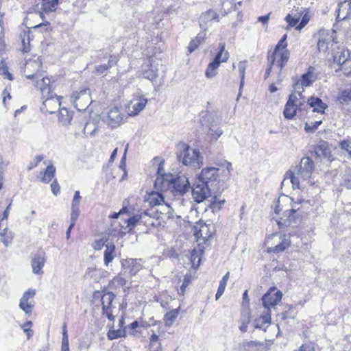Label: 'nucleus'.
<instances>
[{
    "label": "nucleus",
    "mask_w": 351,
    "mask_h": 351,
    "mask_svg": "<svg viewBox=\"0 0 351 351\" xmlns=\"http://www.w3.org/2000/svg\"><path fill=\"white\" fill-rule=\"evenodd\" d=\"M317 40V52L328 56L326 65L335 73L351 77V50L340 46L333 29H321L313 35Z\"/></svg>",
    "instance_id": "obj_1"
},
{
    "label": "nucleus",
    "mask_w": 351,
    "mask_h": 351,
    "mask_svg": "<svg viewBox=\"0 0 351 351\" xmlns=\"http://www.w3.org/2000/svg\"><path fill=\"white\" fill-rule=\"evenodd\" d=\"M291 57V52L288 49L287 34H284L277 44L269 49L267 53V68L264 78L270 75L274 68H276L279 73L287 66Z\"/></svg>",
    "instance_id": "obj_2"
},
{
    "label": "nucleus",
    "mask_w": 351,
    "mask_h": 351,
    "mask_svg": "<svg viewBox=\"0 0 351 351\" xmlns=\"http://www.w3.org/2000/svg\"><path fill=\"white\" fill-rule=\"evenodd\" d=\"M298 204L287 195H283L278 197L275 204L274 212L278 215L282 213V217L277 221L280 228H285L296 223V213L300 209Z\"/></svg>",
    "instance_id": "obj_3"
},
{
    "label": "nucleus",
    "mask_w": 351,
    "mask_h": 351,
    "mask_svg": "<svg viewBox=\"0 0 351 351\" xmlns=\"http://www.w3.org/2000/svg\"><path fill=\"white\" fill-rule=\"evenodd\" d=\"M204 177H199V204L204 202V211L207 210V206L212 209L216 208H220L221 205L225 203V199L218 200L217 197L219 194L216 192H212L208 184L209 182L204 181Z\"/></svg>",
    "instance_id": "obj_4"
},
{
    "label": "nucleus",
    "mask_w": 351,
    "mask_h": 351,
    "mask_svg": "<svg viewBox=\"0 0 351 351\" xmlns=\"http://www.w3.org/2000/svg\"><path fill=\"white\" fill-rule=\"evenodd\" d=\"M288 27H295L300 31L309 22L310 16L306 8L300 6H294L285 19Z\"/></svg>",
    "instance_id": "obj_5"
},
{
    "label": "nucleus",
    "mask_w": 351,
    "mask_h": 351,
    "mask_svg": "<svg viewBox=\"0 0 351 351\" xmlns=\"http://www.w3.org/2000/svg\"><path fill=\"white\" fill-rule=\"evenodd\" d=\"M230 58V53L226 49V44L220 43L218 47V51L213 60L208 64L205 71V75L207 78H212L217 74V70L221 63L228 62Z\"/></svg>",
    "instance_id": "obj_6"
},
{
    "label": "nucleus",
    "mask_w": 351,
    "mask_h": 351,
    "mask_svg": "<svg viewBox=\"0 0 351 351\" xmlns=\"http://www.w3.org/2000/svg\"><path fill=\"white\" fill-rule=\"evenodd\" d=\"M268 245L267 251L270 253H280L285 251L291 244L289 234H281L278 232L272 234L266 240Z\"/></svg>",
    "instance_id": "obj_7"
},
{
    "label": "nucleus",
    "mask_w": 351,
    "mask_h": 351,
    "mask_svg": "<svg viewBox=\"0 0 351 351\" xmlns=\"http://www.w3.org/2000/svg\"><path fill=\"white\" fill-rule=\"evenodd\" d=\"M177 158L184 165L195 163L197 158V152L191 149L186 143L180 142L177 145Z\"/></svg>",
    "instance_id": "obj_8"
},
{
    "label": "nucleus",
    "mask_w": 351,
    "mask_h": 351,
    "mask_svg": "<svg viewBox=\"0 0 351 351\" xmlns=\"http://www.w3.org/2000/svg\"><path fill=\"white\" fill-rule=\"evenodd\" d=\"M42 67V62L39 57L36 59H29L25 62L23 73L27 79L35 80L42 77L40 72Z\"/></svg>",
    "instance_id": "obj_9"
},
{
    "label": "nucleus",
    "mask_w": 351,
    "mask_h": 351,
    "mask_svg": "<svg viewBox=\"0 0 351 351\" xmlns=\"http://www.w3.org/2000/svg\"><path fill=\"white\" fill-rule=\"evenodd\" d=\"M282 297V292L276 290V287H271L263 296L262 301L265 311L271 312V308H275V306L281 301Z\"/></svg>",
    "instance_id": "obj_10"
},
{
    "label": "nucleus",
    "mask_w": 351,
    "mask_h": 351,
    "mask_svg": "<svg viewBox=\"0 0 351 351\" xmlns=\"http://www.w3.org/2000/svg\"><path fill=\"white\" fill-rule=\"evenodd\" d=\"M317 80V73L315 67L310 66L307 69V71L302 74L300 79L295 80L293 84V89H304V87H308L313 84Z\"/></svg>",
    "instance_id": "obj_11"
},
{
    "label": "nucleus",
    "mask_w": 351,
    "mask_h": 351,
    "mask_svg": "<svg viewBox=\"0 0 351 351\" xmlns=\"http://www.w3.org/2000/svg\"><path fill=\"white\" fill-rule=\"evenodd\" d=\"M71 98L75 108L79 111L86 110L91 103L90 90L88 88L73 93Z\"/></svg>",
    "instance_id": "obj_12"
},
{
    "label": "nucleus",
    "mask_w": 351,
    "mask_h": 351,
    "mask_svg": "<svg viewBox=\"0 0 351 351\" xmlns=\"http://www.w3.org/2000/svg\"><path fill=\"white\" fill-rule=\"evenodd\" d=\"M210 226V223H206L202 220H199V266L201 264L202 255L204 248L202 245L206 243L213 235Z\"/></svg>",
    "instance_id": "obj_13"
},
{
    "label": "nucleus",
    "mask_w": 351,
    "mask_h": 351,
    "mask_svg": "<svg viewBox=\"0 0 351 351\" xmlns=\"http://www.w3.org/2000/svg\"><path fill=\"white\" fill-rule=\"evenodd\" d=\"M45 99L43 101V106L41 107V110L44 112H47L49 114H53L56 112V110H60V97H58L53 93L49 94V95H45Z\"/></svg>",
    "instance_id": "obj_14"
},
{
    "label": "nucleus",
    "mask_w": 351,
    "mask_h": 351,
    "mask_svg": "<svg viewBox=\"0 0 351 351\" xmlns=\"http://www.w3.org/2000/svg\"><path fill=\"white\" fill-rule=\"evenodd\" d=\"M167 185L170 186V191L179 195L185 193L189 189L187 177H176L170 180V183H167Z\"/></svg>",
    "instance_id": "obj_15"
},
{
    "label": "nucleus",
    "mask_w": 351,
    "mask_h": 351,
    "mask_svg": "<svg viewBox=\"0 0 351 351\" xmlns=\"http://www.w3.org/2000/svg\"><path fill=\"white\" fill-rule=\"evenodd\" d=\"M115 295L112 292H106L102 295L101 299L103 315H106L110 320H114V317L112 314V304Z\"/></svg>",
    "instance_id": "obj_16"
},
{
    "label": "nucleus",
    "mask_w": 351,
    "mask_h": 351,
    "mask_svg": "<svg viewBox=\"0 0 351 351\" xmlns=\"http://www.w3.org/2000/svg\"><path fill=\"white\" fill-rule=\"evenodd\" d=\"M36 294L34 289H29L25 291L19 302L20 308L26 314L29 313L32 311L34 306V297Z\"/></svg>",
    "instance_id": "obj_17"
},
{
    "label": "nucleus",
    "mask_w": 351,
    "mask_h": 351,
    "mask_svg": "<svg viewBox=\"0 0 351 351\" xmlns=\"http://www.w3.org/2000/svg\"><path fill=\"white\" fill-rule=\"evenodd\" d=\"M147 99L143 96H138L134 98L128 104V113L130 116L138 114L145 107Z\"/></svg>",
    "instance_id": "obj_18"
},
{
    "label": "nucleus",
    "mask_w": 351,
    "mask_h": 351,
    "mask_svg": "<svg viewBox=\"0 0 351 351\" xmlns=\"http://www.w3.org/2000/svg\"><path fill=\"white\" fill-rule=\"evenodd\" d=\"M304 90H293L289 95L288 100L299 107V111L306 110L308 107L305 97L303 95Z\"/></svg>",
    "instance_id": "obj_19"
},
{
    "label": "nucleus",
    "mask_w": 351,
    "mask_h": 351,
    "mask_svg": "<svg viewBox=\"0 0 351 351\" xmlns=\"http://www.w3.org/2000/svg\"><path fill=\"white\" fill-rule=\"evenodd\" d=\"M123 119L120 110L117 107H113L109 110L107 114L106 122L112 128L119 126Z\"/></svg>",
    "instance_id": "obj_20"
},
{
    "label": "nucleus",
    "mask_w": 351,
    "mask_h": 351,
    "mask_svg": "<svg viewBox=\"0 0 351 351\" xmlns=\"http://www.w3.org/2000/svg\"><path fill=\"white\" fill-rule=\"evenodd\" d=\"M337 21L345 20L351 16V1L350 0L340 2L336 10Z\"/></svg>",
    "instance_id": "obj_21"
},
{
    "label": "nucleus",
    "mask_w": 351,
    "mask_h": 351,
    "mask_svg": "<svg viewBox=\"0 0 351 351\" xmlns=\"http://www.w3.org/2000/svg\"><path fill=\"white\" fill-rule=\"evenodd\" d=\"M35 86L38 87L42 94L43 99H45V95L53 93L52 90V84L51 80L47 77H40V78L35 79Z\"/></svg>",
    "instance_id": "obj_22"
},
{
    "label": "nucleus",
    "mask_w": 351,
    "mask_h": 351,
    "mask_svg": "<svg viewBox=\"0 0 351 351\" xmlns=\"http://www.w3.org/2000/svg\"><path fill=\"white\" fill-rule=\"evenodd\" d=\"M306 104L313 108V112L322 114L325 113V110L328 108L327 104L323 102L320 98L314 96H311L307 99Z\"/></svg>",
    "instance_id": "obj_23"
},
{
    "label": "nucleus",
    "mask_w": 351,
    "mask_h": 351,
    "mask_svg": "<svg viewBox=\"0 0 351 351\" xmlns=\"http://www.w3.org/2000/svg\"><path fill=\"white\" fill-rule=\"evenodd\" d=\"M315 169L313 160L309 157L303 158L299 165L298 173L300 176L312 174Z\"/></svg>",
    "instance_id": "obj_24"
},
{
    "label": "nucleus",
    "mask_w": 351,
    "mask_h": 351,
    "mask_svg": "<svg viewBox=\"0 0 351 351\" xmlns=\"http://www.w3.org/2000/svg\"><path fill=\"white\" fill-rule=\"evenodd\" d=\"M314 152L317 156L324 157L330 160L331 151L328 143L324 141H320L314 147Z\"/></svg>",
    "instance_id": "obj_25"
},
{
    "label": "nucleus",
    "mask_w": 351,
    "mask_h": 351,
    "mask_svg": "<svg viewBox=\"0 0 351 351\" xmlns=\"http://www.w3.org/2000/svg\"><path fill=\"white\" fill-rule=\"evenodd\" d=\"M271 323V312L263 311L261 316L254 320V326L256 328L262 329L266 331L267 328Z\"/></svg>",
    "instance_id": "obj_26"
},
{
    "label": "nucleus",
    "mask_w": 351,
    "mask_h": 351,
    "mask_svg": "<svg viewBox=\"0 0 351 351\" xmlns=\"http://www.w3.org/2000/svg\"><path fill=\"white\" fill-rule=\"evenodd\" d=\"M45 263V258L43 254H36L32 260V271L36 274H41L43 267Z\"/></svg>",
    "instance_id": "obj_27"
},
{
    "label": "nucleus",
    "mask_w": 351,
    "mask_h": 351,
    "mask_svg": "<svg viewBox=\"0 0 351 351\" xmlns=\"http://www.w3.org/2000/svg\"><path fill=\"white\" fill-rule=\"evenodd\" d=\"M158 68L152 64L148 63L143 65V75L150 81L155 80L158 77Z\"/></svg>",
    "instance_id": "obj_28"
},
{
    "label": "nucleus",
    "mask_w": 351,
    "mask_h": 351,
    "mask_svg": "<svg viewBox=\"0 0 351 351\" xmlns=\"http://www.w3.org/2000/svg\"><path fill=\"white\" fill-rule=\"evenodd\" d=\"M263 343L255 341H243L239 346V349L244 351H261Z\"/></svg>",
    "instance_id": "obj_29"
},
{
    "label": "nucleus",
    "mask_w": 351,
    "mask_h": 351,
    "mask_svg": "<svg viewBox=\"0 0 351 351\" xmlns=\"http://www.w3.org/2000/svg\"><path fill=\"white\" fill-rule=\"evenodd\" d=\"M298 112H300L299 107L287 99L283 110L284 117L289 120L293 119Z\"/></svg>",
    "instance_id": "obj_30"
},
{
    "label": "nucleus",
    "mask_w": 351,
    "mask_h": 351,
    "mask_svg": "<svg viewBox=\"0 0 351 351\" xmlns=\"http://www.w3.org/2000/svg\"><path fill=\"white\" fill-rule=\"evenodd\" d=\"M165 160L160 157H155L152 160V168L156 171L155 176H173L166 173L164 169Z\"/></svg>",
    "instance_id": "obj_31"
},
{
    "label": "nucleus",
    "mask_w": 351,
    "mask_h": 351,
    "mask_svg": "<svg viewBox=\"0 0 351 351\" xmlns=\"http://www.w3.org/2000/svg\"><path fill=\"white\" fill-rule=\"evenodd\" d=\"M58 4V0H41L36 6L38 10H43L45 12H49L55 11Z\"/></svg>",
    "instance_id": "obj_32"
},
{
    "label": "nucleus",
    "mask_w": 351,
    "mask_h": 351,
    "mask_svg": "<svg viewBox=\"0 0 351 351\" xmlns=\"http://www.w3.org/2000/svg\"><path fill=\"white\" fill-rule=\"evenodd\" d=\"M104 253V261L106 265H108L115 256V246L114 244H106Z\"/></svg>",
    "instance_id": "obj_33"
},
{
    "label": "nucleus",
    "mask_w": 351,
    "mask_h": 351,
    "mask_svg": "<svg viewBox=\"0 0 351 351\" xmlns=\"http://www.w3.org/2000/svg\"><path fill=\"white\" fill-rule=\"evenodd\" d=\"M117 57L111 55L110 56V58L107 64L95 66V71L98 74H101L110 68H111L112 66L115 65L117 63Z\"/></svg>",
    "instance_id": "obj_34"
},
{
    "label": "nucleus",
    "mask_w": 351,
    "mask_h": 351,
    "mask_svg": "<svg viewBox=\"0 0 351 351\" xmlns=\"http://www.w3.org/2000/svg\"><path fill=\"white\" fill-rule=\"evenodd\" d=\"M73 115L71 113L69 112V110L65 108H60V112L58 114V120L59 122L62 123V125L66 126L71 124V121L72 120Z\"/></svg>",
    "instance_id": "obj_35"
},
{
    "label": "nucleus",
    "mask_w": 351,
    "mask_h": 351,
    "mask_svg": "<svg viewBox=\"0 0 351 351\" xmlns=\"http://www.w3.org/2000/svg\"><path fill=\"white\" fill-rule=\"evenodd\" d=\"M201 19L202 22L204 23L213 21L218 22L219 21V16L215 11L212 9H209L202 14Z\"/></svg>",
    "instance_id": "obj_36"
},
{
    "label": "nucleus",
    "mask_w": 351,
    "mask_h": 351,
    "mask_svg": "<svg viewBox=\"0 0 351 351\" xmlns=\"http://www.w3.org/2000/svg\"><path fill=\"white\" fill-rule=\"evenodd\" d=\"M210 170L211 169L216 170V172L215 173H216L217 175H219L221 173V174L227 176L228 174H230V173H231L232 164L230 162L225 160L223 162L218 165V167L210 168Z\"/></svg>",
    "instance_id": "obj_37"
},
{
    "label": "nucleus",
    "mask_w": 351,
    "mask_h": 351,
    "mask_svg": "<svg viewBox=\"0 0 351 351\" xmlns=\"http://www.w3.org/2000/svg\"><path fill=\"white\" fill-rule=\"evenodd\" d=\"M167 183H170V180L165 179V177H156L154 181L155 189L161 191L169 190L170 186H167Z\"/></svg>",
    "instance_id": "obj_38"
},
{
    "label": "nucleus",
    "mask_w": 351,
    "mask_h": 351,
    "mask_svg": "<svg viewBox=\"0 0 351 351\" xmlns=\"http://www.w3.org/2000/svg\"><path fill=\"white\" fill-rule=\"evenodd\" d=\"M222 15L225 16L237 9V5L234 0H223L222 2Z\"/></svg>",
    "instance_id": "obj_39"
},
{
    "label": "nucleus",
    "mask_w": 351,
    "mask_h": 351,
    "mask_svg": "<svg viewBox=\"0 0 351 351\" xmlns=\"http://www.w3.org/2000/svg\"><path fill=\"white\" fill-rule=\"evenodd\" d=\"M337 100L341 104L351 103V88L341 91L337 97Z\"/></svg>",
    "instance_id": "obj_40"
},
{
    "label": "nucleus",
    "mask_w": 351,
    "mask_h": 351,
    "mask_svg": "<svg viewBox=\"0 0 351 351\" xmlns=\"http://www.w3.org/2000/svg\"><path fill=\"white\" fill-rule=\"evenodd\" d=\"M127 263L128 267L130 268V272L132 275H135L143 267L142 265L140 263V261L132 259L127 261Z\"/></svg>",
    "instance_id": "obj_41"
},
{
    "label": "nucleus",
    "mask_w": 351,
    "mask_h": 351,
    "mask_svg": "<svg viewBox=\"0 0 351 351\" xmlns=\"http://www.w3.org/2000/svg\"><path fill=\"white\" fill-rule=\"evenodd\" d=\"M21 51L23 53H27L30 49V43H29V32H23V34L21 35Z\"/></svg>",
    "instance_id": "obj_42"
},
{
    "label": "nucleus",
    "mask_w": 351,
    "mask_h": 351,
    "mask_svg": "<svg viewBox=\"0 0 351 351\" xmlns=\"http://www.w3.org/2000/svg\"><path fill=\"white\" fill-rule=\"evenodd\" d=\"M178 313L176 310L167 312L165 315V322L167 326H171L178 317Z\"/></svg>",
    "instance_id": "obj_43"
},
{
    "label": "nucleus",
    "mask_w": 351,
    "mask_h": 351,
    "mask_svg": "<svg viewBox=\"0 0 351 351\" xmlns=\"http://www.w3.org/2000/svg\"><path fill=\"white\" fill-rule=\"evenodd\" d=\"M125 336V330L122 329L109 330L107 337L110 340L116 339Z\"/></svg>",
    "instance_id": "obj_44"
},
{
    "label": "nucleus",
    "mask_w": 351,
    "mask_h": 351,
    "mask_svg": "<svg viewBox=\"0 0 351 351\" xmlns=\"http://www.w3.org/2000/svg\"><path fill=\"white\" fill-rule=\"evenodd\" d=\"M340 148L348 152V155L351 157V138H347L341 141L339 143Z\"/></svg>",
    "instance_id": "obj_45"
},
{
    "label": "nucleus",
    "mask_w": 351,
    "mask_h": 351,
    "mask_svg": "<svg viewBox=\"0 0 351 351\" xmlns=\"http://www.w3.org/2000/svg\"><path fill=\"white\" fill-rule=\"evenodd\" d=\"M285 182L291 183L293 189H300L299 177H285L282 184H284Z\"/></svg>",
    "instance_id": "obj_46"
},
{
    "label": "nucleus",
    "mask_w": 351,
    "mask_h": 351,
    "mask_svg": "<svg viewBox=\"0 0 351 351\" xmlns=\"http://www.w3.org/2000/svg\"><path fill=\"white\" fill-rule=\"evenodd\" d=\"M149 202L153 206L160 205L164 202V197L158 193H152L149 197Z\"/></svg>",
    "instance_id": "obj_47"
},
{
    "label": "nucleus",
    "mask_w": 351,
    "mask_h": 351,
    "mask_svg": "<svg viewBox=\"0 0 351 351\" xmlns=\"http://www.w3.org/2000/svg\"><path fill=\"white\" fill-rule=\"evenodd\" d=\"M322 123V120L316 121L312 123V125H309L308 123L305 124L304 130L307 133L314 132L318 127Z\"/></svg>",
    "instance_id": "obj_48"
},
{
    "label": "nucleus",
    "mask_w": 351,
    "mask_h": 351,
    "mask_svg": "<svg viewBox=\"0 0 351 351\" xmlns=\"http://www.w3.org/2000/svg\"><path fill=\"white\" fill-rule=\"evenodd\" d=\"M0 74L8 78L9 80H12V75L8 71V68L3 62L0 63Z\"/></svg>",
    "instance_id": "obj_49"
},
{
    "label": "nucleus",
    "mask_w": 351,
    "mask_h": 351,
    "mask_svg": "<svg viewBox=\"0 0 351 351\" xmlns=\"http://www.w3.org/2000/svg\"><path fill=\"white\" fill-rule=\"evenodd\" d=\"M238 67H239V75L241 77V83L243 84L244 78H245V70H246V67H247V61L244 60V61L239 62V64H238Z\"/></svg>",
    "instance_id": "obj_50"
},
{
    "label": "nucleus",
    "mask_w": 351,
    "mask_h": 351,
    "mask_svg": "<svg viewBox=\"0 0 351 351\" xmlns=\"http://www.w3.org/2000/svg\"><path fill=\"white\" fill-rule=\"evenodd\" d=\"M191 274H189L187 273L184 276V279L182 282V285L180 287V289L178 290V293L180 295H184L186 287H188L189 284L191 282Z\"/></svg>",
    "instance_id": "obj_51"
},
{
    "label": "nucleus",
    "mask_w": 351,
    "mask_h": 351,
    "mask_svg": "<svg viewBox=\"0 0 351 351\" xmlns=\"http://www.w3.org/2000/svg\"><path fill=\"white\" fill-rule=\"evenodd\" d=\"M32 325V322L31 321L26 322L24 324L21 326V328L23 329V331L27 334V339H29L34 334L33 330H30V327Z\"/></svg>",
    "instance_id": "obj_52"
},
{
    "label": "nucleus",
    "mask_w": 351,
    "mask_h": 351,
    "mask_svg": "<svg viewBox=\"0 0 351 351\" xmlns=\"http://www.w3.org/2000/svg\"><path fill=\"white\" fill-rule=\"evenodd\" d=\"M142 219V217L138 215H134L131 217H130L128 220V227H129L130 229L134 228L136 224Z\"/></svg>",
    "instance_id": "obj_53"
},
{
    "label": "nucleus",
    "mask_w": 351,
    "mask_h": 351,
    "mask_svg": "<svg viewBox=\"0 0 351 351\" xmlns=\"http://www.w3.org/2000/svg\"><path fill=\"white\" fill-rule=\"evenodd\" d=\"M79 216V208H72L71 213V226H74Z\"/></svg>",
    "instance_id": "obj_54"
},
{
    "label": "nucleus",
    "mask_w": 351,
    "mask_h": 351,
    "mask_svg": "<svg viewBox=\"0 0 351 351\" xmlns=\"http://www.w3.org/2000/svg\"><path fill=\"white\" fill-rule=\"evenodd\" d=\"M280 316L282 319H293L295 317L293 307L289 306V310L282 313Z\"/></svg>",
    "instance_id": "obj_55"
},
{
    "label": "nucleus",
    "mask_w": 351,
    "mask_h": 351,
    "mask_svg": "<svg viewBox=\"0 0 351 351\" xmlns=\"http://www.w3.org/2000/svg\"><path fill=\"white\" fill-rule=\"evenodd\" d=\"M43 160V156L42 155H38L36 158L29 162L27 166L28 169H32L34 167H36L39 162H40Z\"/></svg>",
    "instance_id": "obj_56"
},
{
    "label": "nucleus",
    "mask_w": 351,
    "mask_h": 351,
    "mask_svg": "<svg viewBox=\"0 0 351 351\" xmlns=\"http://www.w3.org/2000/svg\"><path fill=\"white\" fill-rule=\"evenodd\" d=\"M56 173V168L53 165H49L46 167L44 172H40V176H54Z\"/></svg>",
    "instance_id": "obj_57"
},
{
    "label": "nucleus",
    "mask_w": 351,
    "mask_h": 351,
    "mask_svg": "<svg viewBox=\"0 0 351 351\" xmlns=\"http://www.w3.org/2000/svg\"><path fill=\"white\" fill-rule=\"evenodd\" d=\"M80 199H81V196L80 195V191H76L75 192V194H74V196H73V198L72 200L71 207L72 208H79Z\"/></svg>",
    "instance_id": "obj_58"
},
{
    "label": "nucleus",
    "mask_w": 351,
    "mask_h": 351,
    "mask_svg": "<svg viewBox=\"0 0 351 351\" xmlns=\"http://www.w3.org/2000/svg\"><path fill=\"white\" fill-rule=\"evenodd\" d=\"M112 282L115 285L124 287L127 284V280L121 276H117L113 278Z\"/></svg>",
    "instance_id": "obj_59"
},
{
    "label": "nucleus",
    "mask_w": 351,
    "mask_h": 351,
    "mask_svg": "<svg viewBox=\"0 0 351 351\" xmlns=\"http://www.w3.org/2000/svg\"><path fill=\"white\" fill-rule=\"evenodd\" d=\"M222 134V131L220 130H214L210 129L208 135L210 137L211 139L217 140L221 135Z\"/></svg>",
    "instance_id": "obj_60"
},
{
    "label": "nucleus",
    "mask_w": 351,
    "mask_h": 351,
    "mask_svg": "<svg viewBox=\"0 0 351 351\" xmlns=\"http://www.w3.org/2000/svg\"><path fill=\"white\" fill-rule=\"evenodd\" d=\"M128 144L126 145L125 153L121 158L120 165H119V167L123 170V176H127V174H128V172L125 170V158H126V152L128 151Z\"/></svg>",
    "instance_id": "obj_61"
},
{
    "label": "nucleus",
    "mask_w": 351,
    "mask_h": 351,
    "mask_svg": "<svg viewBox=\"0 0 351 351\" xmlns=\"http://www.w3.org/2000/svg\"><path fill=\"white\" fill-rule=\"evenodd\" d=\"M51 189L54 195L57 196L58 194H60V187L56 180L53 181V182L51 184Z\"/></svg>",
    "instance_id": "obj_62"
},
{
    "label": "nucleus",
    "mask_w": 351,
    "mask_h": 351,
    "mask_svg": "<svg viewBox=\"0 0 351 351\" xmlns=\"http://www.w3.org/2000/svg\"><path fill=\"white\" fill-rule=\"evenodd\" d=\"M298 351H315V347L311 343H303Z\"/></svg>",
    "instance_id": "obj_63"
},
{
    "label": "nucleus",
    "mask_w": 351,
    "mask_h": 351,
    "mask_svg": "<svg viewBox=\"0 0 351 351\" xmlns=\"http://www.w3.org/2000/svg\"><path fill=\"white\" fill-rule=\"evenodd\" d=\"M61 351H69V337H62Z\"/></svg>",
    "instance_id": "obj_64"
}]
</instances>
